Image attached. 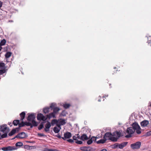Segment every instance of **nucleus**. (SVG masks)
<instances>
[{"mask_svg": "<svg viewBox=\"0 0 151 151\" xmlns=\"http://www.w3.org/2000/svg\"><path fill=\"white\" fill-rule=\"evenodd\" d=\"M127 142H125L119 144V148L120 149H122L124 147H125L127 144Z\"/></svg>", "mask_w": 151, "mask_h": 151, "instance_id": "nucleus-18", "label": "nucleus"}, {"mask_svg": "<svg viewBox=\"0 0 151 151\" xmlns=\"http://www.w3.org/2000/svg\"><path fill=\"white\" fill-rule=\"evenodd\" d=\"M141 142H137L135 143L132 144L131 145V147L132 149H138L140 147Z\"/></svg>", "mask_w": 151, "mask_h": 151, "instance_id": "nucleus-5", "label": "nucleus"}, {"mask_svg": "<svg viewBox=\"0 0 151 151\" xmlns=\"http://www.w3.org/2000/svg\"><path fill=\"white\" fill-rule=\"evenodd\" d=\"M147 134L148 135H151V131H149L147 133Z\"/></svg>", "mask_w": 151, "mask_h": 151, "instance_id": "nucleus-47", "label": "nucleus"}, {"mask_svg": "<svg viewBox=\"0 0 151 151\" xmlns=\"http://www.w3.org/2000/svg\"><path fill=\"white\" fill-rule=\"evenodd\" d=\"M24 125H24V122H21L20 123H19V127L20 128V127H23Z\"/></svg>", "mask_w": 151, "mask_h": 151, "instance_id": "nucleus-34", "label": "nucleus"}, {"mask_svg": "<svg viewBox=\"0 0 151 151\" xmlns=\"http://www.w3.org/2000/svg\"><path fill=\"white\" fill-rule=\"evenodd\" d=\"M93 142L91 139L88 140L87 142V143L88 145H90Z\"/></svg>", "mask_w": 151, "mask_h": 151, "instance_id": "nucleus-38", "label": "nucleus"}, {"mask_svg": "<svg viewBox=\"0 0 151 151\" xmlns=\"http://www.w3.org/2000/svg\"><path fill=\"white\" fill-rule=\"evenodd\" d=\"M35 118V116L34 114H32L28 116L27 119L29 121H32L34 120Z\"/></svg>", "mask_w": 151, "mask_h": 151, "instance_id": "nucleus-14", "label": "nucleus"}, {"mask_svg": "<svg viewBox=\"0 0 151 151\" xmlns=\"http://www.w3.org/2000/svg\"><path fill=\"white\" fill-rule=\"evenodd\" d=\"M12 53L10 52H7L5 55V57L6 58H9L11 55Z\"/></svg>", "mask_w": 151, "mask_h": 151, "instance_id": "nucleus-24", "label": "nucleus"}, {"mask_svg": "<svg viewBox=\"0 0 151 151\" xmlns=\"http://www.w3.org/2000/svg\"><path fill=\"white\" fill-rule=\"evenodd\" d=\"M151 38V37L150 36L149 37H148V43L149 44H150V45L151 46V40L150 39V38Z\"/></svg>", "mask_w": 151, "mask_h": 151, "instance_id": "nucleus-36", "label": "nucleus"}, {"mask_svg": "<svg viewBox=\"0 0 151 151\" xmlns=\"http://www.w3.org/2000/svg\"><path fill=\"white\" fill-rule=\"evenodd\" d=\"M132 127L134 129V132L136 131V133L138 134L141 133V128L138 123L136 122L133 123L132 124Z\"/></svg>", "mask_w": 151, "mask_h": 151, "instance_id": "nucleus-2", "label": "nucleus"}, {"mask_svg": "<svg viewBox=\"0 0 151 151\" xmlns=\"http://www.w3.org/2000/svg\"><path fill=\"white\" fill-rule=\"evenodd\" d=\"M51 124L52 126H54L55 124L56 125H58V120L54 119L52 120Z\"/></svg>", "mask_w": 151, "mask_h": 151, "instance_id": "nucleus-20", "label": "nucleus"}, {"mask_svg": "<svg viewBox=\"0 0 151 151\" xmlns=\"http://www.w3.org/2000/svg\"><path fill=\"white\" fill-rule=\"evenodd\" d=\"M98 101H101V100L99 99L98 100Z\"/></svg>", "mask_w": 151, "mask_h": 151, "instance_id": "nucleus-53", "label": "nucleus"}, {"mask_svg": "<svg viewBox=\"0 0 151 151\" xmlns=\"http://www.w3.org/2000/svg\"><path fill=\"white\" fill-rule=\"evenodd\" d=\"M73 140L77 141L78 139H80V136L78 134H75L73 137Z\"/></svg>", "mask_w": 151, "mask_h": 151, "instance_id": "nucleus-22", "label": "nucleus"}, {"mask_svg": "<svg viewBox=\"0 0 151 151\" xmlns=\"http://www.w3.org/2000/svg\"><path fill=\"white\" fill-rule=\"evenodd\" d=\"M43 127V123H41V124L38 127V129L39 130L41 129Z\"/></svg>", "mask_w": 151, "mask_h": 151, "instance_id": "nucleus-35", "label": "nucleus"}, {"mask_svg": "<svg viewBox=\"0 0 151 151\" xmlns=\"http://www.w3.org/2000/svg\"><path fill=\"white\" fill-rule=\"evenodd\" d=\"M24 125L27 126H29L31 128H32L33 127L32 125V124L29 122H24Z\"/></svg>", "mask_w": 151, "mask_h": 151, "instance_id": "nucleus-27", "label": "nucleus"}, {"mask_svg": "<svg viewBox=\"0 0 151 151\" xmlns=\"http://www.w3.org/2000/svg\"><path fill=\"white\" fill-rule=\"evenodd\" d=\"M48 151H59L58 150L56 149H48Z\"/></svg>", "mask_w": 151, "mask_h": 151, "instance_id": "nucleus-45", "label": "nucleus"}, {"mask_svg": "<svg viewBox=\"0 0 151 151\" xmlns=\"http://www.w3.org/2000/svg\"><path fill=\"white\" fill-rule=\"evenodd\" d=\"M112 147L113 148H116L117 147H119V144L115 143V144L113 145L112 146Z\"/></svg>", "mask_w": 151, "mask_h": 151, "instance_id": "nucleus-32", "label": "nucleus"}, {"mask_svg": "<svg viewBox=\"0 0 151 151\" xmlns=\"http://www.w3.org/2000/svg\"><path fill=\"white\" fill-rule=\"evenodd\" d=\"M57 137L58 138H62V137H61V136L59 135V134H58L57 135Z\"/></svg>", "mask_w": 151, "mask_h": 151, "instance_id": "nucleus-48", "label": "nucleus"}, {"mask_svg": "<svg viewBox=\"0 0 151 151\" xmlns=\"http://www.w3.org/2000/svg\"><path fill=\"white\" fill-rule=\"evenodd\" d=\"M104 137L106 140L108 139H109L113 142H116L117 141V138L114 137L113 133V134H112L110 132H106L104 134Z\"/></svg>", "mask_w": 151, "mask_h": 151, "instance_id": "nucleus-1", "label": "nucleus"}, {"mask_svg": "<svg viewBox=\"0 0 151 151\" xmlns=\"http://www.w3.org/2000/svg\"><path fill=\"white\" fill-rule=\"evenodd\" d=\"M75 142L78 144L80 145L82 144L83 143V142L81 141L78 140L76 141Z\"/></svg>", "mask_w": 151, "mask_h": 151, "instance_id": "nucleus-37", "label": "nucleus"}, {"mask_svg": "<svg viewBox=\"0 0 151 151\" xmlns=\"http://www.w3.org/2000/svg\"><path fill=\"white\" fill-rule=\"evenodd\" d=\"M80 139L83 141H84L88 139V138L86 134H83L81 136Z\"/></svg>", "mask_w": 151, "mask_h": 151, "instance_id": "nucleus-16", "label": "nucleus"}, {"mask_svg": "<svg viewBox=\"0 0 151 151\" xmlns=\"http://www.w3.org/2000/svg\"><path fill=\"white\" fill-rule=\"evenodd\" d=\"M2 49V47H1V46L0 45V51Z\"/></svg>", "mask_w": 151, "mask_h": 151, "instance_id": "nucleus-52", "label": "nucleus"}, {"mask_svg": "<svg viewBox=\"0 0 151 151\" xmlns=\"http://www.w3.org/2000/svg\"><path fill=\"white\" fill-rule=\"evenodd\" d=\"M32 124L33 125L32 126L36 127L37 126L38 123L37 122L35 121V120H33L32 121Z\"/></svg>", "mask_w": 151, "mask_h": 151, "instance_id": "nucleus-28", "label": "nucleus"}, {"mask_svg": "<svg viewBox=\"0 0 151 151\" xmlns=\"http://www.w3.org/2000/svg\"><path fill=\"white\" fill-rule=\"evenodd\" d=\"M26 137V134L24 132H22L18 134L15 138H19L20 139H23Z\"/></svg>", "mask_w": 151, "mask_h": 151, "instance_id": "nucleus-12", "label": "nucleus"}, {"mask_svg": "<svg viewBox=\"0 0 151 151\" xmlns=\"http://www.w3.org/2000/svg\"><path fill=\"white\" fill-rule=\"evenodd\" d=\"M9 124L10 125L11 127L12 125V124L11 123H10V124Z\"/></svg>", "mask_w": 151, "mask_h": 151, "instance_id": "nucleus-51", "label": "nucleus"}, {"mask_svg": "<svg viewBox=\"0 0 151 151\" xmlns=\"http://www.w3.org/2000/svg\"><path fill=\"white\" fill-rule=\"evenodd\" d=\"M5 66V64L3 63H0V68H3Z\"/></svg>", "mask_w": 151, "mask_h": 151, "instance_id": "nucleus-39", "label": "nucleus"}, {"mask_svg": "<svg viewBox=\"0 0 151 151\" xmlns=\"http://www.w3.org/2000/svg\"><path fill=\"white\" fill-rule=\"evenodd\" d=\"M43 112L45 114L47 113V108L44 109H43Z\"/></svg>", "mask_w": 151, "mask_h": 151, "instance_id": "nucleus-43", "label": "nucleus"}, {"mask_svg": "<svg viewBox=\"0 0 151 151\" xmlns=\"http://www.w3.org/2000/svg\"><path fill=\"white\" fill-rule=\"evenodd\" d=\"M20 115L21 117V119L22 120L24 118L25 113L24 112H23L20 114Z\"/></svg>", "mask_w": 151, "mask_h": 151, "instance_id": "nucleus-23", "label": "nucleus"}, {"mask_svg": "<svg viewBox=\"0 0 151 151\" xmlns=\"http://www.w3.org/2000/svg\"><path fill=\"white\" fill-rule=\"evenodd\" d=\"M149 124V122L148 121L145 120L141 123V125L142 126L146 127Z\"/></svg>", "mask_w": 151, "mask_h": 151, "instance_id": "nucleus-17", "label": "nucleus"}, {"mask_svg": "<svg viewBox=\"0 0 151 151\" xmlns=\"http://www.w3.org/2000/svg\"><path fill=\"white\" fill-rule=\"evenodd\" d=\"M106 140L104 138V137L103 139H101L98 141H97L96 142L97 144H104L105 143Z\"/></svg>", "mask_w": 151, "mask_h": 151, "instance_id": "nucleus-21", "label": "nucleus"}, {"mask_svg": "<svg viewBox=\"0 0 151 151\" xmlns=\"http://www.w3.org/2000/svg\"><path fill=\"white\" fill-rule=\"evenodd\" d=\"M6 42V41L5 40H2L0 42V45L3 46L4 45Z\"/></svg>", "mask_w": 151, "mask_h": 151, "instance_id": "nucleus-30", "label": "nucleus"}, {"mask_svg": "<svg viewBox=\"0 0 151 151\" xmlns=\"http://www.w3.org/2000/svg\"><path fill=\"white\" fill-rule=\"evenodd\" d=\"M56 105V104L55 103H52L50 106V107L53 110V112L55 115L57 114L59 111L60 110V109L57 107H55Z\"/></svg>", "mask_w": 151, "mask_h": 151, "instance_id": "nucleus-3", "label": "nucleus"}, {"mask_svg": "<svg viewBox=\"0 0 151 151\" xmlns=\"http://www.w3.org/2000/svg\"><path fill=\"white\" fill-rule=\"evenodd\" d=\"M19 120H16L13 121V124L14 125L17 126L18 124H19Z\"/></svg>", "mask_w": 151, "mask_h": 151, "instance_id": "nucleus-26", "label": "nucleus"}, {"mask_svg": "<svg viewBox=\"0 0 151 151\" xmlns=\"http://www.w3.org/2000/svg\"><path fill=\"white\" fill-rule=\"evenodd\" d=\"M8 132H4V134H2L1 135V137L2 138H4L6 137L7 135V133Z\"/></svg>", "mask_w": 151, "mask_h": 151, "instance_id": "nucleus-31", "label": "nucleus"}, {"mask_svg": "<svg viewBox=\"0 0 151 151\" xmlns=\"http://www.w3.org/2000/svg\"><path fill=\"white\" fill-rule=\"evenodd\" d=\"M0 131L3 132H9V129L7 127L6 125H3L0 127Z\"/></svg>", "mask_w": 151, "mask_h": 151, "instance_id": "nucleus-8", "label": "nucleus"}, {"mask_svg": "<svg viewBox=\"0 0 151 151\" xmlns=\"http://www.w3.org/2000/svg\"><path fill=\"white\" fill-rule=\"evenodd\" d=\"M37 118L38 120L45 121L47 119V116H44L42 114L40 113L37 114Z\"/></svg>", "mask_w": 151, "mask_h": 151, "instance_id": "nucleus-6", "label": "nucleus"}, {"mask_svg": "<svg viewBox=\"0 0 151 151\" xmlns=\"http://www.w3.org/2000/svg\"><path fill=\"white\" fill-rule=\"evenodd\" d=\"M91 140H92V142L95 141L96 139V138L94 137H92L91 138Z\"/></svg>", "mask_w": 151, "mask_h": 151, "instance_id": "nucleus-40", "label": "nucleus"}, {"mask_svg": "<svg viewBox=\"0 0 151 151\" xmlns=\"http://www.w3.org/2000/svg\"><path fill=\"white\" fill-rule=\"evenodd\" d=\"M114 137H115L116 138L118 139L122 136V131H116L113 133Z\"/></svg>", "mask_w": 151, "mask_h": 151, "instance_id": "nucleus-10", "label": "nucleus"}, {"mask_svg": "<svg viewBox=\"0 0 151 151\" xmlns=\"http://www.w3.org/2000/svg\"><path fill=\"white\" fill-rule=\"evenodd\" d=\"M16 147H14L9 146L4 147L1 148L2 150L4 151H11L16 150Z\"/></svg>", "mask_w": 151, "mask_h": 151, "instance_id": "nucleus-7", "label": "nucleus"}, {"mask_svg": "<svg viewBox=\"0 0 151 151\" xmlns=\"http://www.w3.org/2000/svg\"><path fill=\"white\" fill-rule=\"evenodd\" d=\"M47 146L46 145H42V151H47Z\"/></svg>", "mask_w": 151, "mask_h": 151, "instance_id": "nucleus-25", "label": "nucleus"}, {"mask_svg": "<svg viewBox=\"0 0 151 151\" xmlns=\"http://www.w3.org/2000/svg\"><path fill=\"white\" fill-rule=\"evenodd\" d=\"M4 72V70H0V75L3 74Z\"/></svg>", "mask_w": 151, "mask_h": 151, "instance_id": "nucleus-44", "label": "nucleus"}, {"mask_svg": "<svg viewBox=\"0 0 151 151\" xmlns=\"http://www.w3.org/2000/svg\"><path fill=\"white\" fill-rule=\"evenodd\" d=\"M19 130V128H17L15 129H13L9 134V135L11 136L14 134L17 131L18 132Z\"/></svg>", "mask_w": 151, "mask_h": 151, "instance_id": "nucleus-13", "label": "nucleus"}, {"mask_svg": "<svg viewBox=\"0 0 151 151\" xmlns=\"http://www.w3.org/2000/svg\"><path fill=\"white\" fill-rule=\"evenodd\" d=\"M134 132V129L132 127L128 128L127 129L126 132L128 134L125 136L126 138H129L131 137L132 135L133 134Z\"/></svg>", "mask_w": 151, "mask_h": 151, "instance_id": "nucleus-4", "label": "nucleus"}, {"mask_svg": "<svg viewBox=\"0 0 151 151\" xmlns=\"http://www.w3.org/2000/svg\"><path fill=\"white\" fill-rule=\"evenodd\" d=\"M61 129V127L57 125L56 127H54L53 131L55 132L58 133Z\"/></svg>", "mask_w": 151, "mask_h": 151, "instance_id": "nucleus-15", "label": "nucleus"}, {"mask_svg": "<svg viewBox=\"0 0 151 151\" xmlns=\"http://www.w3.org/2000/svg\"><path fill=\"white\" fill-rule=\"evenodd\" d=\"M72 136L71 133L68 132H67L64 134V137H62V138L64 140L70 138Z\"/></svg>", "mask_w": 151, "mask_h": 151, "instance_id": "nucleus-9", "label": "nucleus"}, {"mask_svg": "<svg viewBox=\"0 0 151 151\" xmlns=\"http://www.w3.org/2000/svg\"><path fill=\"white\" fill-rule=\"evenodd\" d=\"M65 121L63 119H60L58 120V125L60 127L61 125H63L66 124Z\"/></svg>", "mask_w": 151, "mask_h": 151, "instance_id": "nucleus-11", "label": "nucleus"}, {"mask_svg": "<svg viewBox=\"0 0 151 151\" xmlns=\"http://www.w3.org/2000/svg\"><path fill=\"white\" fill-rule=\"evenodd\" d=\"M67 141L70 143H73V140L72 139H68L67 140Z\"/></svg>", "mask_w": 151, "mask_h": 151, "instance_id": "nucleus-41", "label": "nucleus"}, {"mask_svg": "<svg viewBox=\"0 0 151 151\" xmlns=\"http://www.w3.org/2000/svg\"><path fill=\"white\" fill-rule=\"evenodd\" d=\"M23 145V143L21 142H19L16 144V146L17 147H20Z\"/></svg>", "mask_w": 151, "mask_h": 151, "instance_id": "nucleus-29", "label": "nucleus"}, {"mask_svg": "<svg viewBox=\"0 0 151 151\" xmlns=\"http://www.w3.org/2000/svg\"><path fill=\"white\" fill-rule=\"evenodd\" d=\"M70 106L69 104H66L63 105V107L65 109H67L69 108Z\"/></svg>", "mask_w": 151, "mask_h": 151, "instance_id": "nucleus-33", "label": "nucleus"}, {"mask_svg": "<svg viewBox=\"0 0 151 151\" xmlns=\"http://www.w3.org/2000/svg\"><path fill=\"white\" fill-rule=\"evenodd\" d=\"M2 5V2L0 1V8L1 7Z\"/></svg>", "mask_w": 151, "mask_h": 151, "instance_id": "nucleus-49", "label": "nucleus"}, {"mask_svg": "<svg viewBox=\"0 0 151 151\" xmlns=\"http://www.w3.org/2000/svg\"><path fill=\"white\" fill-rule=\"evenodd\" d=\"M51 125V123L48 122V129L50 127Z\"/></svg>", "mask_w": 151, "mask_h": 151, "instance_id": "nucleus-42", "label": "nucleus"}, {"mask_svg": "<svg viewBox=\"0 0 151 151\" xmlns=\"http://www.w3.org/2000/svg\"><path fill=\"white\" fill-rule=\"evenodd\" d=\"M56 115L53 112H51L48 115V118L50 119L52 118H56Z\"/></svg>", "mask_w": 151, "mask_h": 151, "instance_id": "nucleus-19", "label": "nucleus"}, {"mask_svg": "<svg viewBox=\"0 0 151 151\" xmlns=\"http://www.w3.org/2000/svg\"><path fill=\"white\" fill-rule=\"evenodd\" d=\"M45 131L46 132H47V123L45 125Z\"/></svg>", "mask_w": 151, "mask_h": 151, "instance_id": "nucleus-46", "label": "nucleus"}, {"mask_svg": "<svg viewBox=\"0 0 151 151\" xmlns=\"http://www.w3.org/2000/svg\"><path fill=\"white\" fill-rule=\"evenodd\" d=\"M100 151H107V150L106 149H103L101 150Z\"/></svg>", "mask_w": 151, "mask_h": 151, "instance_id": "nucleus-50", "label": "nucleus"}]
</instances>
